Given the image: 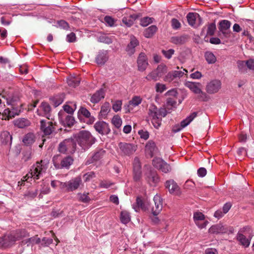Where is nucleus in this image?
I'll return each instance as SVG.
<instances>
[{
  "label": "nucleus",
  "instance_id": "obj_35",
  "mask_svg": "<svg viewBox=\"0 0 254 254\" xmlns=\"http://www.w3.org/2000/svg\"><path fill=\"white\" fill-rule=\"evenodd\" d=\"M209 231L213 234L226 233L227 232V230L226 227L219 224L211 226Z\"/></svg>",
  "mask_w": 254,
  "mask_h": 254
},
{
  "label": "nucleus",
  "instance_id": "obj_7",
  "mask_svg": "<svg viewBox=\"0 0 254 254\" xmlns=\"http://www.w3.org/2000/svg\"><path fill=\"white\" fill-rule=\"evenodd\" d=\"M82 184V180L80 176L76 177L64 182V192H70L77 190Z\"/></svg>",
  "mask_w": 254,
  "mask_h": 254
},
{
  "label": "nucleus",
  "instance_id": "obj_16",
  "mask_svg": "<svg viewBox=\"0 0 254 254\" xmlns=\"http://www.w3.org/2000/svg\"><path fill=\"white\" fill-rule=\"evenodd\" d=\"M137 69L139 71L143 72L146 70L148 65V59L146 55L141 53L137 60Z\"/></svg>",
  "mask_w": 254,
  "mask_h": 254
},
{
  "label": "nucleus",
  "instance_id": "obj_22",
  "mask_svg": "<svg viewBox=\"0 0 254 254\" xmlns=\"http://www.w3.org/2000/svg\"><path fill=\"white\" fill-rule=\"evenodd\" d=\"M133 178L135 181H138L141 176V165L139 159L135 157L133 162Z\"/></svg>",
  "mask_w": 254,
  "mask_h": 254
},
{
  "label": "nucleus",
  "instance_id": "obj_34",
  "mask_svg": "<svg viewBox=\"0 0 254 254\" xmlns=\"http://www.w3.org/2000/svg\"><path fill=\"white\" fill-rule=\"evenodd\" d=\"M12 136L7 131H3L0 136V142L3 144L10 145L12 143Z\"/></svg>",
  "mask_w": 254,
  "mask_h": 254
},
{
  "label": "nucleus",
  "instance_id": "obj_42",
  "mask_svg": "<svg viewBox=\"0 0 254 254\" xmlns=\"http://www.w3.org/2000/svg\"><path fill=\"white\" fill-rule=\"evenodd\" d=\"M88 194L89 193L87 192L78 193L77 194L78 200L83 203H88L91 200Z\"/></svg>",
  "mask_w": 254,
  "mask_h": 254
},
{
  "label": "nucleus",
  "instance_id": "obj_4",
  "mask_svg": "<svg viewBox=\"0 0 254 254\" xmlns=\"http://www.w3.org/2000/svg\"><path fill=\"white\" fill-rule=\"evenodd\" d=\"M47 168V165L44 164L43 161L41 160L40 162H36L32 166L30 172L25 177V178H27L26 181H28V179L32 178L34 179H39L45 172Z\"/></svg>",
  "mask_w": 254,
  "mask_h": 254
},
{
  "label": "nucleus",
  "instance_id": "obj_31",
  "mask_svg": "<svg viewBox=\"0 0 254 254\" xmlns=\"http://www.w3.org/2000/svg\"><path fill=\"white\" fill-rule=\"evenodd\" d=\"M14 126L19 128H24L30 126V121L25 118H19L14 120Z\"/></svg>",
  "mask_w": 254,
  "mask_h": 254
},
{
  "label": "nucleus",
  "instance_id": "obj_46",
  "mask_svg": "<svg viewBox=\"0 0 254 254\" xmlns=\"http://www.w3.org/2000/svg\"><path fill=\"white\" fill-rule=\"evenodd\" d=\"M112 123L115 126V127L119 128H120L122 124V120L121 117L118 115L115 116L112 119Z\"/></svg>",
  "mask_w": 254,
  "mask_h": 254
},
{
  "label": "nucleus",
  "instance_id": "obj_47",
  "mask_svg": "<svg viewBox=\"0 0 254 254\" xmlns=\"http://www.w3.org/2000/svg\"><path fill=\"white\" fill-rule=\"evenodd\" d=\"M163 117H158L152 118L151 119V122L155 128L158 129L159 128L161 125L162 118Z\"/></svg>",
  "mask_w": 254,
  "mask_h": 254
},
{
  "label": "nucleus",
  "instance_id": "obj_40",
  "mask_svg": "<svg viewBox=\"0 0 254 254\" xmlns=\"http://www.w3.org/2000/svg\"><path fill=\"white\" fill-rule=\"evenodd\" d=\"M157 28L155 25H151L144 31V35L146 38L151 37L156 32Z\"/></svg>",
  "mask_w": 254,
  "mask_h": 254
},
{
  "label": "nucleus",
  "instance_id": "obj_37",
  "mask_svg": "<svg viewBox=\"0 0 254 254\" xmlns=\"http://www.w3.org/2000/svg\"><path fill=\"white\" fill-rule=\"evenodd\" d=\"M35 135L32 133L25 134L22 139L23 143L26 145L32 144L35 141Z\"/></svg>",
  "mask_w": 254,
  "mask_h": 254
},
{
  "label": "nucleus",
  "instance_id": "obj_30",
  "mask_svg": "<svg viewBox=\"0 0 254 254\" xmlns=\"http://www.w3.org/2000/svg\"><path fill=\"white\" fill-rule=\"evenodd\" d=\"M105 151L103 150H100L99 151L96 152L92 155L89 156L86 161V164H90L100 160L103 157Z\"/></svg>",
  "mask_w": 254,
  "mask_h": 254
},
{
  "label": "nucleus",
  "instance_id": "obj_11",
  "mask_svg": "<svg viewBox=\"0 0 254 254\" xmlns=\"http://www.w3.org/2000/svg\"><path fill=\"white\" fill-rule=\"evenodd\" d=\"M142 99L139 96H134L128 102V103L124 106V109L126 113H130L133 110L134 108L138 106L141 103Z\"/></svg>",
  "mask_w": 254,
  "mask_h": 254
},
{
  "label": "nucleus",
  "instance_id": "obj_39",
  "mask_svg": "<svg viewBox=\"0 0 254 254\" xmlns=\"http://www.w3.org/2000/svg\"><path fill=\"white\" fill-rule=\"evenodd\" d=\"M137 16L135 15H129L123 17L122 22L127 26L130 27L133 24Z\"/></svg>",
  "mask_w": 254,
  "mask_h": 254
},
{
  "label": "nucleus",
  "instance_id": "obj_29",
  "mask_svg": "<svg viewBox=\"0 0 254 254\" xmlns=\"http://www.w3.org/2000/svg\"><path fill=\"white\" fill-rule=\"evenodd\" d=\"M157 148L155 142L152 140H149L146 144L145 152L147 155L152 157L156 154Z\"/></svg>",
  "mask_w": 254,
  "mask_h": 254
},
{
  "label": "nucleus",
  "instance_id": "obj_19",
  "mask_svg": "<svg viewBox=\"0 0 254 254\" xmlns=\"http://www.w3.org/2000/svg\"><path fill=\"white\" fill-rule=\"evenodd\" d=\"M165 187L171 194L178 195L180 193L179 187L173 180L167 181L165 183Z\"/></svg>",
  "mask_w": 254,
  "mask_h": 254
},
{
  "label": "nucleus",
  "instance_id": "obj_9",
  "mask_svg": "<svg viewBox=\"0 0 254 254\" xmlns=\"http://www.w3.org/2000/svg\"><path fill=\"white\" fill-rule=\"evenodd\" d=\"M148 114L151 119L158 117H165L167 115V111L164 108L158 109L154 104H151L148 108Z\"/></svg>",
  "mask_w": 254,
  "mask_h": 254
},
{
  "label": "nucleus",
  "instance_id": "obj_3",
  "mask_svg": "<svg viewBox=\"0 0 254 254\" xmlns=\"http://www.w3.org/2000/svg\"><path fill=\"white\" fill-rule=\"evenodd\" d=\"M75 140L80 146L85 150L93 144L96 139L88 131L82 130L75 136Z\"/></svg>",
  "mask_w": 254,
  "mask_h": 254
},
{
  "label": "nucleus",
  "instance_id": "obj_2",
  "mask_svg": "<svg viewBox=\"0 0 254 254\" xmlns=\"http://www.w3.org/2000/svg\"><path fill=\"white\" fill-rule=\"evenodd\" d=\"M29 236L25 230H19L15 232L6 234L0 238V247L6 248L13 245L17 241Z\"/></svg>",
  "mask_w": 254,
  "mask_h": 254
},
{
  "label": "nucleus",
  "instance_id": "obj_61",
  "mask_svg": "<svg viewBox=\"0 0 254 254\" xmlns=\"http://www.w3.org/2000/svg\"><path fill=\"white\" fill-rule=\"evenodd\" d=\"M171 25L173 29L177 30L181 27V24L178 19L176 18H173L171 20Z\"/></svg>",
  "mask_w": 254,
  "mask_h": 254
},
{
  "label": "nucleus",
  "instance_id": "obj_59",
  "mask_svg": "<svg viewBox=\"0 0 254 254\" xmlns=\"http://www.w3.org/2000/svg\"><path fill=\"white\" fill-rule=\"evenodd\" d=\"M176 78L175 75L172 71L169 72L164 77V80L166 82H171Z\"/></svg>",
  "mask_w": 254,
  "mask_h": 254
},
{
  "label": "nucleus",
  "instance_id": "obj_21",
  "mask_svg": "<svg viewBox=\"0 0 254 254\" xmlns=\"http://www.w3.org/2000/svg\"><path fill=\"white\" fill-rule=\"evenodd\" d=\"M138 40L133 35L130 37V42L126 47V51L129 55H133L135 51V47L139 45Z\"/></svg>",
  "mask_w": 254,
  "mask_h": 254
},
{
  "label": "nucleus",
  "instance_id": "obj_44",
  "mask_svg": "<svg viewBox=\"0 0 254 254\" xmlns=\"http://www.w3.org/2000/svg\"><path fill=\"white\" fill-rule=\"evenodd\" d=\"M40 242V239L37 236L33 237L25 240L22 241V243L24 244H27V246L29 245H33L36 244H38Z\"/></svg>",
  "mask_w": 254,
  "mask_h": 254
},
{
  "label": "nucleus",
  "instance_id": "obj_57",
  "mask_svg": "<svg viewBox=\"0 0 254 254\" xmlns=\"http://www.w3.org/2000/svg\"><path fill=\"white\" fill-rule=\"evenodd\" d=\"M156 71H157V73L159 75V76L161 77L165 72L167 71V67L166 65L163 64H160L158 65L157 69H155Z\"/></svg>",
  "mask_w": 254,
  "mask_h": 254
},
{
  "label": "nucleus",
  "instance_id": "obj_52",
  "mask_svg": "<svg viewBox=\"0 0 254 254\" xmlns=\"http://www.w3.org/2000/svg\"><path fill=\"white\" fill-rule=\"evenodd\" d=\"M216 25L214 23H211L208 25L207 30L206 32L207 35L212 36L214 34L216 30Z\"/></svg>",
  "mask_w": 254,
  "mask_h": 254
},
{
  "label": "nucleus",
  "instance_id": "obj_28",
  "mask_svg": "<svg viewBox=\"0 0 254 254\" xmlns=\"http://www.w3.org/2000/svg\"><path fill=\"white\" fill-rule=\"evenodd\" d=\"M105 92L103 89L101 88L97 90L91 96L90 102L93 104L99 103L105 97Z\"/></svg>",
  "mask_w": 254,
  "mask_h": 254
},
{
  "label": "nucleus",
  "instance_id": "obj_45",
  "mask_svg": "<svg viewBox=\"0 0 254 254\" xmlns=\"http://www.w3.org/2000/svg\"><path fill=\"white\" fill-rule=\"evenodd\" d=\"M121 222L124 224L128 223L130 220L129 214L126 211H122L120 215Z\"/></svg>",
  "mask_w": 254,
  "mask_h": 254
},
{
  "label": "nucleus",
  "instance_id": "obj_1",
  "mask_svg": "<svg viewBox=\"0 0 254 254\" xmlns=\"http://www.w3.org/2000/svg\"><path fill=\"white\" fill-rule=\"evenodd\" d=\"M4 99L5 100L7 105L10 106V108H7L3 111L4 120H9L16 115H18L20 111L19 107L21 105L19 102V97L15 95H10L5 98H4Z\"/></svg>",
  "mask_w": 254,
  "mask_h": 254
},
{
  "label": "nucleus",
  "instance_id": "obj_10",
  "mask_svg": "<svg viewBox=\"0 0 254 254\" xmlns=\"http://www.w3.org/2000/svg\"><path fill=\"white\" fill-rule=\"evenodd\" d=\"M197 112H194L191 113L186 119L183 120L180 125H176L173 127L172 131L174 132H177L181 130L183 128L189 125L190 123L197 116Z\"/></svg>",
  "mask_w": 254,
  "mask_h": 254
},
{
  "label": "nucleus",
  "instance_id": "obj_50",
  "mask_svg": "<svg viewBox=\"0 0 254 254\" xmlns=\"http://www.w3.org/2000/svg\"><path fill=\"white\" fill-rule=\"evenodd\" d=\"M51 185L54 189L59 187L63 191L64 190V182H62L58 180H53L51 181Z\"/></svg>",
  "mask_w": 254,
  "mask_h": 254
},
{
  "label": "nucleus",
  "instance_id": "obj_32",
  "mask_svg": "<svg viewBox=\"0 0 254 254\" xmlns=\"http://www.w3.org/2000/svg\"><path fill=\"white\" fill-rule=\"evenodd\" d=\"M188 40V36L185 35L173 36L171 38L170 41L175 45H182L185 44Z\"/></svg>",
  "mask_w": 254,
  "mask_h": 254
},
{
  "label": "nucleus",
  "instance_id": "obj_63",
  "mask_svg": "<svg viewBox=\"0 0 254 254\" xmlns=\"http://www.w3.org/2000/svg\"><path fill=\"white\" fill-rule=\"evenodd\" d=\"M66 40L69 43L75 42L76 40V37L75 33L71 32L70 34H67L66 35Z\"/></svg>",
  "mask_w": 254,
  "mask_h": 254
},
{
  "label": "nucleus",
  "instance_id": "obj_43",
  "mask_svg": "<svg viewBox=\"0 0 254 254\" xmlns=\"http://www.w3.org/2000/svg\"><path fill=\"white\" fill-rule=\"evenodd\" d=\"M73 159L70 157L64 158L61 162V168H68L72 164Z\"/></svg>",
  "mask_w": 254,
  "mask_h": 254
},
{
  "label": "nucleus",
  "instance_id": "obj_23",
  "mask_svg": "<svg viewBox=\"0 0 254 254\" xmlns=\"http://www.w3.org/2000/svg\"><path fill=\"white\" fill-rule=\"evenodd\" d=\"M204 215L200 212H195L193 213V220L196 225L200 228H205L208 224L207 221H204L200 223L201 221L204 220Z\"/></svg>",
  "mask_w": 254,
  "mask_h": 254
},
{
  "label": "nucleus",
  "instance_id": "obj_36",
  "mask_svg": "<svg viewBox=\"0 0 254 254\" xmlns=\"http://www.w3.org/2000/svg\"><path fill=\"white\" fill-rule=\"evenodd\" d=\"M79 113L89 119L88 122L89 124H92L94 122L95 118L91 116L90 113L86 108L81 107L79 110Z\"/></svg>",
  "mask_w": 254,
  "mask_h": 254
},
{
  "label": "nucleus",
  "instance_id": "obj_53",
  "mask_svg": "<svg viewBox=\"0 0 254 254\" xmlns=\"http://www.w3.org/2000/svg\"><path fill=\"white\" fill-rule=\"evenodd\" d=\"M238 67L239 70L242 72H247V64L246 61H239L237 62Z\"/></svg>",
  "mask_w": 254,
  "mask_h": 254
},
{
  "label": "nucleus",
  "instance_id": "obj_55",
  "mask_svg": "<svg viewBox=\"0 0 254 254\" xmlns=\"http://www.w3.org/2000/svg\"><path fill=\"white\" fill-rule=\"evenodd\" d=\"M159 170L165 173H167L171 171V167L169 164L164 161Z\"/></svg>",
  "mask_w": 254,
  "mask_h": 254
},
{
  "label": "nucleus",
  "instance_id": "obj_49",
  "mask_svg": "<svg viewBox=\"0 0 254 254\" xmlns=\"http://www.w3.org/2000/svg\"><path fill=\"white\" fill-rule=\"evenodd\" d=\"M67 83L69 86L75 87L79 85L80 80L78 78H70L67 80Z\"/></svg>",
  "mask_w": 254,
  "mask_h": 254
},
{
  "label": "nucleus",
  "instance_id": "obj_18",
  "mask_svg": "<svg viewBox=\"0 0 254 254\" xmlns=\"http://www.w3.org/2000/svg\"><path fill=\"white\" fill-rule=\"evenodd\" d=\"M155 203V207H152L151 211L154 216H157L162 209V199L161 196L156 194L153 198Z\"/></svg>",
  "mask_w": 254,
  "mask_h": 254
},
{
  "label": "nucleus",
  "instance_id": "obj_27",
  "mask_svg": "<svg viewBox=\"0 0 254 254\" xmlns=\"http://www.w3.org/2000/svg\"><path fill=\"white\" fill-rule=\"evenodd\" d=\"M231 25L230 21L227 20H223L219 22V29L226 37H228L229 35L230 32L229 30Z\"/></svg>",
  "mask_w": 254,
  "mask_h": 254
},
{
  "label": "nucleus",
  "instance_id": "obj_20",
  "mask_svg": "<svg viewBox=\"0 0 254 254\" xmlns=\"http://www.w3.org/2000/svg\"><path fill=\"white\" fill-rule=\"evenodd\" d=\"M40 128L45 135H50L54 131L53 123L43 120L40 121Z\"/></svg>",
  "mask_w": 254,
  "mask_h": 254
},
{
  "label": "nucleus",
  "instance_id": "obj_6",
  "mask_svg": "<svg viewBox=\"0 0 254 254\" xmlns=\"http://www.w3.org/2000/svg\"><path fill=\"white\" fill-rule=\"evenodd\" d=\"M76 143L73 139H66L59 145V151L63 153H73L76 149Z\"/></svg>",
  "mask_w": 254,
  "mask_h": 254
},
{
  "label": "nucleus",
  "instance_id": "obj_24",
  "mask_svg": "<svg viewBox=\"0 0 254 254\" xmlns=\"http://www.w3.org/2000/svg\"><path fill=\"white\" fill-rule=\"evenodd\" d=\"M146 180L151 186H155L159 182V179L156 171L150 170L145 174Z\"/></svg>",
  "mask_w": 254,
  "mask_h": 254
},
{
  "label": "nucleus",
  "instance_id": "obj_48",
  "mask_svg": "<svg viewBox=\"0 0 254 254\" xmlns=\"http://www.w3.org/2000/svg\"><path fill=\"white\" fill-rule=\"evenodd\" d=\"M157 72V71H156L155 70L152 71L145 77V78L149 81L151 80L156 81L158 77H160L159 75Z\"/></svg>",
  "mask_w": 254,
  "mask_h": 254
},
{
  "label": "nucleus",
  "instance_id": "obj_64",
  "mask_svg": "<svg viewBox=\"0 0 254 254\" xmlns=\"http://www.w3.org/2000/svg\"><path fill=\"white\" fill-rule=\"evenodd\" d=\"M95 177L94 173L92 172H88L83 176V179L84 182H88L92 178Z\"/></svg>",
  "mask_w": 254,
  "mask_h": 254
},
{
  "label": "nucleus",
  "instance_id": "obj_25",
  "mask_svg": "<svg viewBox=\"0 0 254 254\" xmlns=\"http://www.w3.org/2000/svg\"><path fill=\"white\" fill-rule=\"evenodd\" d=\"M187 18L189 25L193 27H197L199 25V23H196L197 20L200 21L201 20L198 13L193 12L189 13L187 15Z\"/></svg>",
  "mask_w": 254,
  "mask_h": 254
},
{
  "label": "nucleus",
  "instance_id": "obj_60",
  "mask_svg": "<svg viewBox=\"0 0 254 254\" xmlns=\"http://www.w3.org/2000/svg\"><path fill=\"white\" fill-rule=\"evenodd\" d=\"M99 40L100 42L105 43L108 44L112 43V39L106 35H102L100 36V37L99 38Z\"/></svg>",
  "mask_w": 254,
  "mask_h": 254
},
{
  "label": "nucleus",
  "instance_id": "obj_14",
  "mask_svg": "<svg viewBox=\"0 0 254 254\" xmlns=\"http://www.w3.org/2000/svg\"><path fill=\"white\" fill-rule=\"evenodd\" d=\"M94 127L96 131L102 135L108 134L111 131L108 124L104 121L97 122Z\"/></svg>",
  "mask_w": 254,
  "mask_h": 254
},
{
  "label": "nucleus",
  "instance_id": "obj_12",
  "mask_svg": "<svg viewBox=\"0 0 254 254\" xmlns=\"http://www.w3.org/2000/svg\"><path fill=\"white\" fill-rule=\"evenodd\" d=\"M119 147L122 153L125 155H130L136 150V146L132 143L120 142Z\"/></svg>",
  "mask_w": 254,
  "mask_h": 254
},
{
  "label": "nucleus",
  "instance_id": "obj_38",
  "mask_svg": "<svg viewBox=\"0 0 254 254\" xmlns=\"http://www.w3.org/2000/svg\"><path fill=\"white\" fill-rule=\"evenodd\" d=\"M64 96L63 94L57 95L50 99L53 105L57 107L61 105L64 101Z\"/></svg>",
  "mask_w": 254,
  "mask_h": 254
},
{
  "label": "nucleus",
  "instance_id": "obj_54",
  "mask_svg": "<svg viewBox=\"0 0 254 254\" xmlns=\"http://www.w3.org/2000/svg\"><path fill=\"white\" fill-rule=\"evenodd\" d=\"M164 161L160 158H155L152 160L153 165L156 168L159 169Z\"/></svg>",
  "mask_w": 254,
  "mask_h": 254
},
{
  "label": "nucleus",
  "instance_id": "obj_56",
  "mask_svg": "<svg viewBox=\"0 0 254 254\" xmlns=\"http://www.w3.org/2000/svg\"><path fill=\"white\" fill-rule=\"evenodd\" d=\"M174 53L175 51L172 49H170L168 50H162V53L164 56V57L168 59H171L172 57V55H174Z\"/></svg>",
  "mask_w": 254,
  "mask_h": 254
},
{
  "label": "nucleus",
  "instance_id": "obj_13",
  "mask_svg": "<svg viewBox=\"0 0 254 254\" xmlns=\"http://www.w3.org/2000/svg\"><path fill=\"white\" fill-rule=\"evenodd\" d=\"M59 118L61 123L64 126L71 127L74 123V119L71 115H68L64 112H60Z\"/></svg>",
  "mask_w": 254,
  "mask_h": 254
},
{
  "label": "nucleus",
  "instance_id": "obj_17",
  "mask_svg": "<svg viewBox=\"0 0 254 254\" xmlns=\"http://www.w3.org/2000/svg\"><path fill=\"white\" fill-rule=\"evenodd\" d=\"M245 230V228L241 229L237 234L236 240L239 242L240 244L244 248H248L249 247L251 238H247L243 233Z\"/></svg>",
  "mask_w": 254,
  "mask_h": 254
},
{
  "label": "nucleus",
  "instance_id": "obj_58",
  "mask_svg": "<svg viewBox=\"0 0 254 254\" xmlns=\"http://www.w3.org/2000/svg\"><path fill=\"white\" fill-rule=\"evenodd\" d=\"M122 102L121 100H117L113 104V110L117 112L121 110Z\"/></svg>",
  "mask_w": 254,
  "mask_h": 254
},
{
  "label": "nucleus",
  "instance_id": "obj_41",
  "mask_svg": "<svg viewBox=\"0 0 254 254\" xmlns=\"http://www.w3.org/2000/svg\"><path fill=\"white\" fill-rule=\"evenodd\" d=\"M204 57L206 61L209 64H214L216 61V57L211 52H206L204 54Z\"/></svg>",
  "mask_w": 254,
  "mask_h": 254
},
{
  "label": "nucleus",
  "instance_id": "obj_5",
  "mask_svg": "<svg viewBox=\"0 0 254 254\" xmlns=\"http://www.w3.org/2000/svg\"><path fill=\"white\" fill-rule=\"evenodd\" d=\"M185 86L189 88L194 94L197 95L198 100L201 101H207L208 96L206 93L201 89V84L199 82L187 81L185 84Z\"/></svg>",
  "mask_w": 254,
  "mask_h": 254
},
{
  "label": "nucleus",
  "instance_id": "obj_33",
  "mask_svg": "<svg viewBox=\"0 0 254 254\" xmlns=\"http://www.w3.org/2000/svg\"><path fill=\"white\" fill-rule=\"evenodd\" d=\"M108 60V52L106 51H102L99 52L96 61L98 64L103 65Z\"/></svg>",
  "mask_w": 254,
  "mask_h": 254
},
{
  "label": "nucleus",
  "instance_id": "obj_62",
  "mask_svg": "<svg viewBox=\"0 0 254 254\" xmlns=\"http://www.w3.org/2000/svg\"><path fill=\"white\" fill-rule=\"evenodd\" d=\"M152 18L148 17L142 18L140 20V24L144 27L147 26L148 24L152 23Z\"/></svg>",
  "mask_w": 254,
  "mask_h": 254
},
{
  "label": "nucleus",
  "instance_id": "obj_26",
  "mask_svg": "<svg viewBox=\"0 0 254 254\" xmlns=\"http://www.w3.org/2000/svg\"><path fill=\"white\" fill-rule=\"evenodd\" d=\"M51 110V109L49 104L46 102H43L38 109L37 112L39 115L45 116L49 119Z\"/></svg>",
  "mask_w": 254,
  "mask_h": 254
},
{
  "label": "nucleus",
  "instance_id": "obj_15",
  "mask_svg": "<svg viewBox=\"0 0 254 254\" xmlns=\"http://www.w3.org/2000/svg\"><path fill=\"white\" fill-rule=\"evenodd\" d=\"M150 207V203L147 200H143L140 197H137L136 202L132 205V208L136 212L139 211L140 209L143 211H147Z\"/></svg>",
  "mask_w": 254,
  "mask_h": 254
},
{
  "label": "nucleus",
  "instance_id": "obj_8",
  "mask_svg": "<svg viewBox=\"0 0 254 254\" xmlns=\"http://www.w3.org/2000/svg\"><path fill=\"white\" fill-rule=\"evenodd\" d=\"M221 85L220 80L218 79L212 80L207 83L205 90L209 94L217 93L221 89Z\"/></svg>",
  "mask_w": 254,
  "mask_h": 254
},
{
  "label": "nucleus",
  "instance_id": "obj_51",
  "mask_svg": "<svg viewBox=\"0 0 254 254\" xmlns=\"http://www.w3.org/2000/svg\"><path fill=\"white\" fill-rule=\"evenodd\" d=\"M110 110V105L108 103H105L101 107L100 113L102 116H106Z\"/></svg>",
  "mask_w": 254,
  "mask_h": 254
}]
</instances>
